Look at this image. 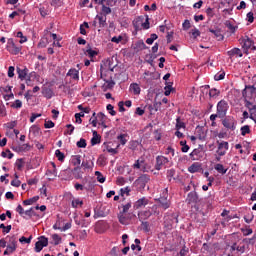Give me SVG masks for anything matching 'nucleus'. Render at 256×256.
Returning <instances> with one entry per match:
<instances>
[{
    "instance_id": "nucleus-1",
    "label": "nucleus",
    "mask_w": 256,
    "mask_h": 256,
    "mask_svg": "<svg viewBox=\"0 0 256 256\" xmlns=\"http://www.w3.org/2000/svg\"><path fill=\"white\" fill-rule=\"evenodd\" d=\"M186 202L188 205H194L196 211H200L201 208L199 205H201V199H199V194H197V192H190L186 198Z\"/></svg>"
},
{
    "instance_id": "nucleus-2",
    "label": "nucleus",
    "mask_w": 256,
    "mask_h": 256,
    "mask_svg": "<svg viewBox=\"0 0 256 256\" xmlns=\"http://www.w3.org/2000/svg\"><path fill=\"white\" fill-rule=\"evenodd\" d=\"M242 97L244 100H255L256 97V88L255 86L246 85L245 89L242 90Z\"/></svg>"
},
{
    "instance_id": "nucleus-3",
    "label": "nucleus",
    "mask_w": 256,
    "mask_h": 256,
    "mask_svg": "<svg viewBox=\"0 0 256 256\" xmlns=\"http://www.w3.org/2000/svg\"><path fill=\"white\" fill-rule=\"evenodd\" d=\"M227 111H229V104L225 100H221L217 104V113L219 119H223L227 115Z\"/></svg>"
},
{
    "instance_id": "nucleus-4",
    "label": "nucleus",
    "mask_w": 256,
    "mask_h": 256,
    "mask_svg": "<svg viewBox=\"0 0 256 256\" xmlns=\"http://www.w3.org/2000/svg\"><path fill=\"white\" fill-rule=\"evenodd\" d=\"M168 197H169V190L165 188L162 192V195L158 199L160 203V207H162V209H169V207H171V201L168 200Z\"/></svg>"
},
{
    "instance_id": "nucleus-5",
    "label": "nucleus",
    "mask_w": 256,
    "mask_h": 256,
    "mask_svg": "<svg viewBox=\"0 0 256 256\" xmlns=\"http://www.w3.org/2000/svg\"><path fill=\"white\" fill-rule=\"evenodd\" d=\"M217 145H218V149L216 151L217 155H219V157H223L227 155V151H229V142L217 141Z\"/></svg>"
},
{
    "instance_id": "nucleus-6",
    "label": "nucleus",
    "mask_w": 256,
    "mask_h": 256,
    "mask_svg": "<svg viewBox=\"0 0 256 256\" xmlns=\"http://www.w3.org/2000/svg\"><path fill=\"white\" fill-rule=\"evenodd\" d=\"M39 240L35 243V251L36 253H41L43 251V247H47L49 245V239L45 236H41L38 238Z\"/></svg>"
},
{
    "instance_id": "nucleus-7",
    "label": "nucleus",
    "mask_w": 256,
    "mask_h": 256,
    "mask_svg": "<svg viewBox=\"0 0 256 256\" xmlns=\"http://www.w3.org/2000/svg\"><path fill=\"white\" fill-rule=\"evenodd\" d=\"M7 50L12 55H19L21 53V46H16L13 38L8 39Z\"/></svg>"
},
{
    "instance_id": "nucleus-8",
    "label": "nucleus",
    "mask_w": 256,
    "mask_h": 256,
    "mask_svg": "<svg viewBox=\"0 0 256 256\" xmlns=\"http://www.w3.org/2000/svg\"><path fill=\"white\" fill-rule=\"evenodd\" d=\"M151 180V178L149 177V175L147 174H142L140 177H138V179L135 181V185H137V187H139V189H145L147 183H149V181Z\"/></svg>"
},
{
    "instance_id": "nucleus-9",
    "label": "nucleus",
    "mask_w": 256,
    "mask_h": 256,
    "mask_svg": "<svg viewBox=\"0 0 256 256\" xmlns=\"http://www.w3.org/2000/svg\"><path fill=\"white\" fill-rule=\"evenodd\" d=\"M222 125L226 129H230L231 131H235V118L233 116H227L222 120Z\"/></svg>"
},
{
    "instance_id": "nucleus-10",
    "label": "nucleus",
    "mask_w": 256,
    "mask_h": 256,
    "mask_svg": "<svg viewBox=\"0 0 256 256\" xmlns=\"http://www.w3.org/2000/svg\"><path fill=\"white\" fill-rule=\"evenodd\" d=\"M167 163H169V158L165 156H157L155 164L156 171H161V169H163V166L167 165Z\"/></svg>"
},
{
    "instance_id": "nucleus-11",
    "label": "nucleus",
    "mask_w": 256,
    "mask_h": 256,
    "mask_svg": "<svg viewBox=\"0 0 256 256\" xmlns=\"http://www.w3.org/2000/svg\"><path fill=\"white\" fill-rule=\"evenodd\" d=\"M16 72L20 81H27V77L29 75V69H27V67L20 68L18 66L16 67Z\"/></svg>"
},
{
    "instance_id": "nucleus-12",
    "label": "nucleus",
    "mask_w": 256,
    "mask_h": 256,
    "mask_svg": "<svg viewBox=\"0 0 256 256\" xmlns=\"http://www.w3.org/2000/svg\"><path fill=\"white\" fill-rule=\"evenodd\" d=\"M165 223L169 226H173L176 223H179V214L172 213L168 216H165Z\"/></svg>"
},
{
    "instance_id": "nucleus-13",
    "label": "nucleus",
    "mask_w": 256,
    "mask_h": 256,
    "mask_svg": "<svg viewBox=\"0 0 256 256\" xmlns=\"http://www.w3.org/2000/svg\"><path fill=\"white\" fill-rule=\"evenodd\" d=\"M154 79L155 78L153 77V73H151L150 71H146L143 74L142 83H145L146 87H149V85H153Z\"/></svg>"
},
{
    "instance_id": "nucleus-14",
    "label": "nucleus",
    "mask_w": 256,
    "mask_h": 256,
    "mask_svg": "<svg viewBox=\"0 0 256 256\" xmlns=\"http://www.w3.org/2000/svg\"><path fill=\"white\" fill-rule=\"evenodd\" d=\"M12 150H14L16 153H23V151H31V145L22 144L18 146H13Z\"/></svg>"
},
{
    "instance_id": "nucleus-15",
    "label": "nucleus",
    "mask_w": 256,
    "mask_h": 256,
    "mask_svg": "<svg viewBox=\"0 0 256 256\" xmlns=\"http://www.w3.org/2000/svg\"><path fill=\"white\" fill-rule=\"evenodd\" d=\"M203 157V154L201 152V149L196 148L190 153V159L192 161H199Z\"/></svg>"
},
{
    "instance_id": "nucleus-16",
    "label": "nucleus",
    "mask_w": 256,
    "mask_h": 256,
    "mask_svg": "<svg viewBox=\"0 0 256 256\" xmlns=\"http://www.w3.org/2000/svg\"><path fill=\"white\" fill-rule=\"evenodd\" d=\"M243 49H246V51H249V49L251 51L256 50L255 44L253 43V40H251V38H247L246 40H244Z\"/></svg>"
},
{
    "instance_id": "nucleus-17",
    "label": "nucleus",
    "mask_w": 256,
    "mask_h": 256,
    "mask_svg": "<svg viewBox=\"0 0 256 256\" xmlns=\"http://www.w3.org/2000/svg\"><path fill=\"white\" fill-rule=\"evenodd\" d=\"M226 256H235V251H237V243H233V245L226 246Z\"/></svg>"
},
{
    "instance_id": "nucleus-18",
    "label": "nucleus",
    "mask_w": 256,
    "mask_h": 256,
    "mask_svg": "<svg viewBox=\"0 0 256 256\" xmlns=\"http://www.w3.org/2000/svg\"><path fill=\"white\" fill-rule=\"evenodd\" d=\"M230 57H243V52L239 48H233L227 52Z\"/></svg>"
},
{
    "instance_id": "nucleus-19",
    "label": "nucleus",
    "mask_w": 256,
    "mask_h": 256,
    "mask_svg": "<svg viewBox=\"0 0 256 256\" xmlns=\"http://www.w3.org/2000/svg\"><path fill=\"white\" fill-rule=\"evenodd\" d=\"M148 203L149 201L147 200V198H141L135 202L134 209H141V207H145V205H147Z\"/></svg>"
},
{
    "instance_id": "nucleus-20",
    "label": "nucleus",
    "mask_w": 256,
    "mask_h": 256,
    "mask_svg": "<svg viewBox=\"0 0 256 256\" xmlns=\"http://www.w3.org/2000/svg\"><path fill=\"white\" fill-rule=\"evenodd\" d=\"M209 32L212 33L216 39H218V41H223L224 36L223 34H221V30L220 29H209Z\"/></svg>"
},
{
    "instance_id": "nucleus-21",
    "label": "nucleus",
    "mask_w": 256,
    "mask_h": 256,
    "mask_svg": "<svg viewBox=\"0 0 256 256\" xmlns=\"http://www.w3.org/2000/svg\"><path fill=\"white\" fill-rule=\"evenodd\" d=\"M189 173H199L201 171V164L199 163H193L189 168H188Z\"/></svg>"
},
{
    "instance_id": "nucleus-22",
    "label": "nucleus",
    "mask_w": 256,
    "mask_h": 256,
    "mask_svg": "<svg viewBox=\"0 0 256 256\" xmlns=\"http://www.w3.org/2000/svg\"><path fill=\"white\" fill-rule=\"evenodd\" d=\"M86 55H88V57H90V59H93V57L98 55V53H97V51H95L91 48V44H87V46H86Z\"/></svg>"
},
{
    "instance_id": "nucleus-23",
    "label": "nucleus",
    "mask_w": 256,
    "mask_h": 256,
    "mask_svg": "<svg viewBox=\"0 0 256 256\" xmlns=\"http://www.w3.org/2000/svg\"><path fill=\"white\" fill-rule=\"evenodd\" d=\"M214 169L215 171H217V173H220V175H225V173H227V168H225V166H223V164H216L214 165Z\"/></svg>"
},
{
    "instance_id": "nucleus-24",
    "label": "nucleus",
    "mask_w": 256,
    "mask_h": 256,
    "mask_svg": "<svg viewBox=\"0 0 256 256\" xmlns=\"http://www.w3.org/2000/svg\"><path fill=\"white\" fill-rule=\"evenodd\" d=\"M96 19L99 21V27L103 28L107 25V17L103 16V14L97 15Z\"/></svg>"
},
{
    "instance_id": "nucleus-25",
    "label": "nucleus",
    "mask_w": 256,
    "mask_h": 256,
    "mask_svg": "<svg viewBox=\"0 0 256 256\" xmlns=\"http://www.w3.org/2000/svg\"><path fill=\"white\" fill-rule=\"evenodd\" d=\"M118 220L121 225H129V218L126 217L123 213H119Z\"/></svg>"
},
{
    "instance_id": "nucleus-26",
    "label": "nucleus",
    "mask_w": 256,
    "mask_h": 256,
    "mask_svg": "<svg viewBox=\"0 0 256 256\" xmlns=\"http://www.w3.org/2000/svg\"><path fill=\"white\" fill-rule=\"evenodd\" d=\"M67 76L77 80L79 79V71H77V69H70L67 73Z\"/></svg>"
},
{
    "instance_id": "nucleus-27",
    "label": "nucleus",
    "mask_w": 256,
    "mask_h": 256,
    "mask_svg": "<svg viewBox=\"0 0 256 256\" xmlns=\"http://www.w3.org/2000/svg\"><path fill=\"white\" fill-rule=\"evenodd\" d=\"M113 87H115V81H113V80H107L106 81V84H104L103 86H102V89H103V91H107V90H109V89H113Z\"/></svg>"
},
{
    "instance_id": "nucleus-28",
    "label": "nucleus",
    "mask_w": 256,
    "mask_h": 256,
    "mask_svg": "<svg viewBox=\"0 0 256 256\" xmlns=\"http://www.w3.org/2000/svg\"><path fill=\"white\" fill-rule=\"evenodd\" d=\"M130 90L133 91L134 95H139L141 93V87H139V84L137 83L131 84Z\"/></svg>"
},
{
    "instance_id": "nucleus-29",
    "label": "nucleus",
    "mask_w": 256,
    "mask_h": 256,
    "mask_svg": "<svg viewBox=\"0 0 256 256\" xmlns=\"http://www.w3.org/2000/svg\"><path fill=\"white\" fill-rule=\"evenodd\" d=\"M30 133H32L34 137H38V135L41 133V128H39L37 125H33L30 128Z\"/></svg>"
},
{
    "instance_id": "nucleus-30",
    "label": "nucleus",
    "mask_w": 256,
    "mask_h": 256,
    "mask_svg": "<svg viewBox=\"0 0 256 256\" xmlns=\"http://www.w3.org/2000/svg\"><path fill=\"white\" fill-rule=\"evenodd\" d=\"M135 49H136V51H143V50L147 49V45H145V42H143V41H138L135 44Z\"/></svg>"
},
{
    "instance_id": "nucleus-31",
    "label": "nucleus",
    "mask_w": 256,
    "mask_h": 256,
    "mask_svg": "<svg viewBox=\"0 0 256 256\" xmlns=\"http://www.w3.org/2000/svg\"><path fill=\"white\" fill-rule=\"evenodd\" d=\"M39 199V196H34L30 199L24 200L23 201V205L27 206V205H33V203H37Z\"/></svg>"
},
{
    "instance_id": "nucleus-32",
    "label": "nucleus",
    "mask_w": 256,
    "mask_h": 256,
    "mask_svg": "<svg viewBox=\"0 0 256 256\" xmlns=\"http://www.w3.org/2000/svg\"><path fill=\"white\" fill-rule=\"evenodd\" d=\"M73 176L75 177V179H81V177H83L81 175V167L77 166L72 170Z\"/></svg>"
},
{
    "instance_id": "nucleus-33",
    "label": "nucleus",
    "mask_w": 256,
    "mask_h": 256,
    "mask_svg": "<svg viewBox=\"0 0 256 256\" xmlns=\"http://www.w3.org/2000/svg\"><path fill=\"white\" fill-rule=\"evenodd\" d=\"M165 92H164V95L166 96V97H169V95H171V91H173V83L172 82H169L168 84H167V86H165Z\"/></svg>"
},
{
    "instance_id": "nucleus-34",
    "label": "nucleus",
    "mask_w": 256,
    "mask_h": 256,
    "mask_svg": "<svg viewBox=\"0 0 256 256\" xmlns=\"http://www.w3.org/2000/svg\"><path fill=\"white\" fill-rule=\"evenodd\" d=\"M72 207L74 209H77V207H83V200L79 198L72 200Z\"/></svg>"
},
{
    "instance_id": "nucleus-35",
    "label": "nucleus",
    "mask_w": 256,
    "mask_h": 256,
    "mask_svg": "<svg viewBox=\"0 0 256 256\" xmlns=\"http://www.w3.org/2000/svg\"><path fill=\"white\" fill-rule=\"evenodd\" d=\"M97 164L100 167H104V165H107V158L104 155H100L98 160H97Z\"/></svg>"
},
{
    "instance_id": "nucleus-36",
    "label": "nucleus",
    "mask_w": 256,
    "mask_h": 256,
    "mask_svg": "<svg viewBox=\"0 0 256 256\" xmlns=\"http://www.w3.org/2000/svg\"><path fill=\"white\" fill-rule=\"evenodd\" d=\"M159 39V36L157 34H151L150 38L146 40L147 45H153L154 41H157Z\"/></svg>"
},
{
    "instance_id": "nucleus-37",
    "label": "nucleus",
    "mask_w": 256,
    "mask_h": 256,
    "mask_svg": "<svg viewBox=\"0 0 256 256\" xmlns=\"http://www.w3.org/2000/svg\"><path fill=\"white\" fill-rule=\"evenodd\" d=\"M129 193H131V188L125 187V188H121V189H120L119 195H120L121 197H125V195H127V197H129Z\"/></svg>"
},
{
    "instance_id": "nucleus-38",
    "label": "nucleus",
    "mask_w": 256,
    "mask_h": 256,
    "mask_svg": "<svg viewBox=\"0 0 256 256\" xmlns=\"http://www.w3.org/2000/svg\"><path fill=\"white\" fill-rule=\"evenodd\" d=\"M244 103H245V107L248 108L249 113L254 109H256V105H253V103H251V100H244Z\"/></svg>"
},
{
    "instance_id": "nucleus-39",
    "label": "nucleus",
    "mask_w": 256,
    "mask_h": 256,
    "mask_svg": "<svg viewBox=\"0 0 256 256\" xmlns=\"http://www.w3.org/2000/svg\"><path fill=\"white\" fill-rule=\"evenodd\" d=\"M251 133V128H249V125H245L241 127V135L245 137V135H248Z\"/></svg>"
},
{
    "instance_id": "nucleus-40",
    "label": "nucleus",
    "mask_w": 256,
    "mask_h": 256,
    "mask_svg": "<svg viewBox=\"0 0 256 256\" xmlns=\"http://www.w3.org/2000/svg\"><path fill=\"white\" fill-rule=\"evenodd\" d=\"M127 134H120L117 136L118 141L120 142V145H126L127 144Z\"/></svg>"
},
{
    "instance_id": "nucleus-41",
    "label": "nucleus",
    "mask_w": 256,
    "mask_h": 256,
    "mask_svg": "<svg viewBox=\"0 0 256 256\" xmlns=\"http://www.w3.org/2000/svg\"><path fill=\"white\" fill-rule=\"evenodd\" d=\"M221 91L217 90V88H212L209 90V97H219Z\"/></svg>"
},
{
    "instance_id": "nucleus-42",
    "label": "nucleus",
    "mask_w": 256,
    "mask_h": 256,
    "mask_svg": "<svg viewBox=\"0 0 256 256\" xmlns=\"http://www.w3.org/2000/svg\"><path fill=\"white\" fill-rule=\"evenodd\" d=\"M77 147L79 149H85V147H87V141L83 138H81L77 143H76Z\"/></svg>"
},
{
    "instance_id": "nucleus-43",
    "label": "nucleus",
    "mask_w": 256,
    "mask_h": 256,
    "mask_svg": "<svg viewBox=\"0 0 256 256\" xmlns=\"http://www.w3.org/2000/svg\"><path fill=\"white\" fill-rule=\"evenodd\" d=\"M52 240L54 241V245H59L62 241L61 236L59 234H52Z\"/></svg>"
},
{
    "instance_id": "nucleus-44",
    "label": "nucleus",
    "mask_w": 256,
    "mask_h": 256,
    "mask_svg": "<svg viewBox=\"0 0 256 256\" xmlns=\"http://www.w3.org/2000/svg\"><path fill=\"white\" fill-rule=\"evenodd\" d=\"M55 156L57 157L58 161H65V154L61 152V150H56Z\"/></svg>"
},
{
    "instance_id": "nucleus-45",
    "label": "nucleus",
    "mask_w": 256,
    "mask_h": 256,
    "mask_svg": "<svg viewBox=\"0 0 256 256\" xmlns=\"http://www.w3.org/2000/svg\"><path fill=\"white\" fill-rule=\"evenodd\" d=\"M102 15H104V17H107V15H111V8L109 6L103 5Z\"/></svg>"
},
{
    "instance_id": "nucleus-46",
    "label": "nucleus",
    "mask_w": 256,
    "mask_h": 256,
    "mask_svg": "<svg viewBox=\"0 0 256 256\" xmlns=\"http://www.w3.org/2000/svg\"><path fill=\"white\" fill-rule=\"evenodd\" d=\"M180 145H181V151L182 153H187V151H189V145H187V141H180Z\"/></svg>"
},
{
    "instance_id": "nucleus-47",
    "label": "nucleus",
    "mask_w": 256,
    "mask_h": 256,
    "mask_svg": "<svg viewBox=\"0 0 256 256\" xmlns=\"http://www.w3.org/2000/svg\"><path fill=\"white\" fill-rule=\"evenodd\" d=\"M196 133H198V139H200V141H203V139H205V134L203 133V128L197 127Z\"/></svg>"
},
{
    "instance_id": "nucleus-48",
    "label": "nucleus",
    "mask_w": 256,
    "mask_h": 256,
    "mask_svg": "<svg viewBox=\"0 0 256 256\" xmlns=\"http://www.w3.org/2000/svg\"><path fill=\"white\" fill-rule=\"evenodd\" d=\"M95 176L97 177V182L98 183H103L105 181V176L99 171L95 172Z\"/></svg>"
},
{
    "instance_id": "nucleus-49",
    "label": "nucleus",
    "mask_w": 256,
    "mask_h": 256,
    "mask_svg": "<svg viewBox=\"0 0 256 256\" xmlns=\"http://www.w3.org/2000/svg\"><path fill=\"white\" fill-rule=\"evenodd\" d=\"M141 225L144 233H149L151 231V226H149V222H142Z\"/></svg>"
},
{
    "instance_id": "nucleus-50",
    "label": "nucleus",
    "mask_w": 256,
    "mask_h": 256,
    "mask_svg": "<svg viewBox=\"0 0 256 256\" xmlns=\"http://www.w3.org/2000/svg\"><path fill=\"white\" fill-rule=\"evenodd\" d=\"M81 117H85V113L80 112L75 114L76 123H79V124L83 123V120L81 119Z\"/></svg>"
},
{
    "instance_id": "nucleus-51",
    "label": "nucleus",
    "mask_w": 256,
    "mask_h": 256,
    "mask_svg": "<svg viewBox=\"0 0 256 256\" xmlns=\"http://www.w3.org/2000/svg\"><path fill=\"white\" fill-rule=\"evenodd\" d=\"M101 143V136H93L91 139V145H99Z\"/></svg>"
},
{
    "instance_id": "nucleus-52",
    "label": "nucleus",
    "mask_w": 256,
    "mask_h": 256,
    "mask_svg": "<svg viewBox=\"0 0 256 256\" xmlns=\"http://www.w3.org/2000/svg\"><path fill=\"white\" fill-rule=\"evenodd\" d=\"M44 127L45 129H53V127H55V123L51 120H45Z\"/></svg>"
},
{
    "instance_id": "nucleus-53",
    "label": "nucleus",
    "mask_w": 256,
    "mask_h": 256,
    "mask_svg": "<svg viewBox=\"0 0 256 256\" xmlns=\"http://www.w3.org/2000/svg\"><path fill=\"white\" fill-rule=\"evenodd\" d=\"M106 109H107V111H109V113H110V115H112V117H115V115H117V112L114 111L113 105L108 104V105L106 106Z\"/></svg>"
},
{
    "instance_id": "nucleus-54",
    "label": "nucleus",
    "mask_w": 256,
    "mask_h": 256,
    "mask_svg": "<svg viewBox=\"0 0 256 256\" xmlns=\"http://www.w3.org/2000/svg\"><path fill=\"white\" fill-rule=\"evenodd\" d=\"M73 165H81V155H76L72 159Z\"/></svg>"
},
{
    "instance_id": "nucleus-55",
    "label": "nucleus",
    "mask_w": 256,
    "mask_h": 256,
    "mask_svg": "<svg viewBox=\"0 0 256 256\" xmlns=\"http://www.w3.org/2000/svg\"><path fill=\"white\" fill-rule=\"evenodd\" d=\"M82 167H84V169H92L93 162L89 163V161L84 160V161H82Z\"/></svg>"
},
{
    "instance_id": "nucleus-56",
    "label": "nucleus",
    "mask_w": 256,
    "mask_h": 256,
    "mask_svg": "<svg viewBox=\"0 0 256 256\" xmlns=\"http://www.w3.org/2000/svg\"><path fill=\"white\" fill-rule=\"evenodd\" d=\"M6 249L10 252V253H15V251H17V245L15 244H8L6 246Z\"/></svg>"
},
{
    "instance_id": "nucleus-57",
    "label": "nucleus",
    "mask_w": 256,
    "mask_h": 256,
    "mask_svg": "<svg viewBox=\"0 0 256 256\" xmlns=\"http://www.w3.org/2000/svg\"><path fill=\"white\" fill-rule=\"evenodd\" d=\"M143 163H145V160H136V162L133 165L134 169H141V165H143Z\"/></svg>"
},
{
    "instance_id": "nucleus-58",
    "label": "nucleus",
    "mask_w": 256,
    "mask_h": 256,
    "mask_svg": "<svg viewBox=\"0 0 256 256\" xmlns=\"http://www.w3.org/2000/svg\"><path fill=\"white\" fill-rule=\"evenodd\" d=\"M223 79H225V72H222L220 74H216L214 76L215 81H223Z\"/></svg>"
},
{
    "instance_id": "nucleus-59",
    "label": "nucleus",
    "mask_w": 256,
    "mask_h": 256,
    "mask_svg": "<svg viewBox=\"0 0 256 256\" xmlns=\"http://www.w3.org/2000/svg\"><path fill=\"white\" fill-rule=\"evenodd\" d=\"M24 215H27V217L31 218L35 215V210L33 208H30L29 210L24 211Z\"/></svg>"
},
{
    "instance_id": "nucleus-60",
    "label": "nucleus",
    "mask_w": 256,
    "mask_h": 256,
    "mask_svg": "<svg viewBox=\"0 0 256 256\" xmlns=\"http://www.w3.org/2000/svg\"><path fill=\"white\" fill-rule=\"evenodd\" d=\"M176 123V129L179 131V129H185V123L181 122L179 118H177Z\"/></svg>"
},
{
    "instance_id": "nucleus-61",
    "label": "nucleus",
    "mask_w": 256,
    "mask_h": 256,
    "mask_svg": "<svg viewBox=\"0 0 256 256\" xmlns=\"http://www.w3.org/2000/svg\"><path fill=\"white\" fill-rule=\"evenodd\" d=\"M97 119L101 122V121H107V116L103 113L100 112L97 114Z\"/></svg>"
},
{
    "instance_id": "nucleus-62",
    "label": "nucleus",
    "mask_w": 256,
    "mask_h": 256,
    "mask_svg": "<svg viewBox=\"0 0 256 256\" xmlns=\"http://www.w3.org/2000/svg\"><path fill=\"white\" fill-rule=\"evenodd\" d=\"M0 229H3V233H9L11 231V225L5 226V224H1Z\"/></svg>"
},
{
    "instance_id": "nucleus-63",
    "label": "nucleus",
    "mask_w": 256,
    "mask_h": 256,
    "mask_svg": "<svg viewBox=\"0 0 256 256\" xmlns=\"http://www.w3.org/2000/svg\"><path fill=\"white\" fill-rule=\"evenodd\" d=\"M187 255H189V248H187V246H184V248L180 250V256H187Z\"/></svg>"
},
{
    "instance_id": "nucleus-64",
    "label": "nucleus",
    "mask_w": 256,
    "mask_h": 256,
    "mask_svg": "<svg viewBox=\"0 0 256 256\" xmlns=\"http://www.w3.org/2000/svg\"><path fill=\"white\" fill-rule=\"evenodd\" d=\"M130 207H131V202H128L127 204L123 205V209L120 213H123V214L127 213Z\"/></svg>"
}]
</instances>
